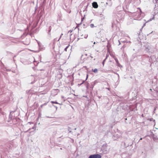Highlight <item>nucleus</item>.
I'll return each instance as SVG.
<instances>
[{
    "instance_id": "f257e3e1",
    "label": "nucleus",
    "mask_w": 158,
    "mask_h": 158,
    "mask_svg": "<svg viewBox=\"0 0 158 158\" xmlns=\"http://www.w3.org/2000/svg\"><path fill=\"white\" fill-rule=\"evenodd\" d=\"M89 158H102V156L99 154H94L90 155Z\"/></svg>"
},
{
    "instance_id": "f03ea898",
    "label": "nucleus",
    "mask_w": 158,
    "mask_h": 158,
    "mask_svg": "<svg viewBox=\"0 0 158 158\" xmlns=\"http://www.w3.org/2000/svg\"><path fill=\"white\" fill-rule=\"evenodd\" d=\"M92 6L95 8H97L98 7L97 3L95 2H94L92 3Z\"/></svg>"
},
{
    "instance_id": "7ed1b4c3",
    "label": "nucleus",
    "mask_w": 158,
    "mask_h": 158,
    "mask_svg": "<svg viewBox=\"0 0 158 158\" xmlns=\"http://www.w3.org/2000/svg\"><path fill=\"white\" fill-rule=\"evenodd\" d=\"M92 71L94 73H97L98 72V70L97 69H92Z\"/></svg>"
},
{
    "instance_id": "20e7f679",
    "label": "nucleus",
    "mask_w": 158,
    "mask_h": 158,
    "mask_svg": "<svg viewBox=\"0 0 158 158\" xmlns=\"http://www.w3.org/2000/svg\"><path fill=\"white\" fill-rule=\"evenodd\" d=\"M90 26L91 28H93L94 27V25L93 24H91L90 25Z\"/></svg>"
},
{
    "instance_id": "39448f33",
    "label": "nucleus",
    "mask_w": 158,
    "mask_h": 158,
    "mask_svg": "<svg viewBox=\"0 0 158 158\" xmlns=\"http://www.w3.org/2000/svg\"><path fill=\"white\" fill-rule=\"evenodd\" d=\"M51 102L52 103H56V104H58V103L57 102H55L54 101H51Z\"/></svg>"
},
{
    "instance_id": "423d86ee",
    "label": "nucleus",
    "mask_w": 158,
    "mask_h": 158,
    "mask_svg": "<svg viewBox=\"0 0 158 158\" xmlns=\"http://www.w3.org/2000/svg\"><path fill=\"white\" fill-rule=\"evenodd\" d=\"M88 74H87V76H86V79L85 80V81L86 80H87V79H88Z\"/></svg>"
},
{
    "instance_id": "0eeeda50",
    "label": "nucleus",
    "mask_w": 158,
    "mask_h": 158,
    "mask_svg": "<svg viewBox=\"0 0 158 158\" xmlns=\"http://www.w3.org/2000/svg\"><path fill=\"white\" fill-rule=\"evenodd\" d=\"M63 35V34H61V35H60V38H59V40H60V38L61 37V36H62Z\"/></svg>"
},
{
    "instance_id": "6e6552de",
    "label": "nucleus",
    "mask_w": 158,
    "mask_h": 158,
    "mask_svg": "<svg viewBox=\"0 0 158 158\" xmlns=\"http://www.w3.org/2000/svg\"><path fill=\"white\" fill-rule=\"evenodd\" d=\"M105 61V60H104L103 61V63H103V66H104V61Z\"/></svg>"
},
{
    "instance_id": "1a4fd4ad",
    "label": "nucleus",
    "mask_w": 158,
    "mask_h": 158,
    "mask_svg": "<svg viewBox=\"0 0 158 158\" xmlns=\"http://www.w3.org/2000/svg\"><path fill=\"white\" fill-rule=\"evenodd\" d=\"M68 46L67 47H66V48L65 49V50H66V51H67V50H67V48H68Z\"/></svg>"
},
{
    "instance_id": "9d476101",
    "label": "nucleus",
    "mask_w": 158,
    "mask_h": 158,
    "mask_svg": "<svg viewBox=\"0 0 158 158\" xmlns=\"http://www.w3.org/2000/svg\"><path fill=\"white\" fill-rule=\"evenodd\" d=\"M85 82V81H83L82 83L81 84V85L83 84Z\"/></svg>"
},
{
    "instance_id": "9b49d317",
    "label": "nucleus",
    "mask_w": 158,
    "mask_h": 158,
    "mask_svg": "<svg viewBox=\"0 0 158 158\" xmlns=\"http://www.w3.org/2000/svg\"><path fill=\"white\" fill-rule=\"evenodd\" d=\"M96 42H94V44H96Z\"/></svg>"
},
{
    "instance_id": "f8f14e48",
    "label": "nucleus",
    "mask_w": 158,
    "mask_h": 158,
    "mask_svg": "<svg viewBox=\"0 0 158 158\" xmlns=\"http://www.w3.org/2000/svg\"><path fill=\"white\" fill-rule=\"evenodd\" d=\"M142 138H141L140 139V140H142Z\"/></svg>"
}]
</instances>
